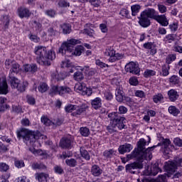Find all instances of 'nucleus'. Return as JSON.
I'll return each instance as SVG.
<instances>
[{"instance_id": "39", "label": "nucleus", "mask_w": 182, "mask_h": 182, "mask_svg": "<svg viewBox=\"0 0 182 182\" xmlns=\"http://www.w3.org/2000/svg\"><path fill=\"white\" fill-rule=\"evenodd\" d=\"M80 133L81 135H82L84 137H87L89 134H90V130L89 128L85 127H81L80 129Z\"/></svg>"}, {"instance_id": "22", "label": "nucleus", "mask_w": 182, "mask_h": 182, "mask_svg": "<svg viewBox=\"0 0 182 182\" xmlns=\"http://www.w3.org/2000/svg\"><path fill=\"white\" fill-rule=\"evenodd\" d=\"M6 93H8L6 80H1L0 78V95H6Z\"/></svg>"}, {"instance_id": "54", "label": "nucleus", "mask_w": 182, "mask_h": 182, "mask_svg": "<svg viewBox=\"0 0 182 182\" xmlns=\"http://www.w3.org/2000/svg\"><path fill=\"white\" fill-rule=\"evenodd\" d=\"M33 26L36 31H42V24L39 21H34L33 22Z\"/></svg>"}, {"instance_id": "52", "label": "nucleus", "mask_w": 182, "mask_h": 182, "mask_svg": "<svg viewBox=\"0 0 182 182\" xmlns=\"http://www.w3.org/2000/svg\"><path fill=\"white\" fill-rule=\"evenodd\" d=\"M47 33L48 36H55L58 31L53 29V27H50L48 28Z\"/></svg>"}, {"instance_id": "59", "label": "nucleus", "mask_w": 182, "mask_h": 182, "mask_svg": "<svg viewBox=\"0 0 182 182\" xmlns=\"http://www.w3.org/2000/svg\"><path fill=\"white\" fill-rule=\"evenodd\" d=\"M54 171L56 174H63V168L60 166H54Z\"/></svg>"}, {"instance_id": "57", "label": "nucleus", "mask_w": 182, "mask_h": 182, "mask_svg": "<svg viewBox=\"0 0 182 182\" xmlns=\"http://www.w3.org/2000/svg\"><path fill=\"white\" fill-rule=\"evenodd\" d=\"M9 166L5 163H0V171L5 172L8 171Z\"/></svg>"}, {"instance_id": "40", "label": "nucleus", "mask_w": 182, "mask_h": 182, "mask_svg": "<svg viewBox=\"0 0 182 182\" xmlns=\"http://www.w3.org/2000/svg\"><path fill=\"white\" fill-rule=\"evenodd\" d=\"M116 154V151L113 149H109L107 150L103 153V155L107 158V159H112L113 156Z\"/></svg>"}, {"instance_id": "16", "label": "nucleus", "mask_w": 182, "mask_h": 182, "mask_svg": "<svg viewBox=\"0 0 182 182\" xmlns=\"http://www.w3.org/2000/svg\"><path fill=\"white\" fill-rule=\"evenodd\" d=\"M73 139L72 137H64L60 141V145L62 149H69L72 146Z\"/></svg>"}, {"instance_id": "11", "label": "nucleus", "mask_w": 182, "mask_h": 182, "mask_svg": "<svg viewBox=\"0 0 182 182\" xmlns=\"http://www.w3.org/2000/svg\"><path fill=\"white\" fill-rule=\"evenodd\" d=\"M177 167H180L177 164V159L173 161H168V162H166L164 165V168L168 174H173V173H176Z\"/></svg>"}, {"instance_id": "1", "label": "nucleus", "mask_w": 182, "mask_h": 182, "mask_svg": "<svg viewBox=\"0 0 182 182\" xmlns=\"http://www.w3.org/2000/svg\"><path fill=\"white\" fill-rule=\"evenodd\" d=\"M146 144H147L146 139H139L138 141V149H134L130 154L127 156L128 160H132L133 159H138L139 160H151V159H153V154L151 151H153L157 146H153L145 149Z\"/></svg>"}, {"instance_id": "50", "label": "nucleus", "mask_w": 182, "mask_h": 182, "mask_svg": "<svg viewBox=\"0 0 182 182\" xmlns=\"http://www.w3.org/2000/svg\"><path fill=\"white\" fill-rule=\"evenodd\" d=\"M90 5L94 6V8H99L102 1L100 0H89Z\"/></svg>"}, {"instance_id": "43", "label": "nucleus", "mask_w": 182, "mask_h": 182, "mask_svg": "<svg viewBox=\"0 0 182 182\" xmlns=\"http://www.w3.org/2000/svg\"><path fill=\"white\" fill-rule=\"evenodd\" d=\"M80 33H83V35H87V36H93V33H95V31L92 28H84L81 31Z\"/></svg>"}, {"instance_id": "63", "label": "nucleus", "mask_w": 182, "mask_h": 182, "mask_svg": "<svg viewBox=\"0 0 182 182\" xmlns=\"http://www.w3.org/2000/svg\"><path fill=\"white\" fill-rule=\"evenodd\" d=\"M173 143L175 146H178V147H182V139L177 137L173 139Z\"/></svg>"}, {"instance_id": "53", "label": "nucleus", "mask_w": 182, "mask_h": 182, "mask_svg": "<svg viewBox=\"0 0 182 182\" xmlns=\"http://www.w3.org/2000/svg\"><path fill=\"white\" fill-rule=\"evenodd\" d=\"M82 70L84 71L85 75H87L88 76H92V75H95V72L90 71V69L87 66L84 67L82 69Z\"/></svg>"}, {"instance_id": "34", "label": "nucleus", "mask_w": 182, "mask_h": 182, "mask_svg": "<svg viewBox=\"0 0 182 182\" xmlns=\"http://www.w3.org/2000/svg\"><path fill=\"white\" fill-rule=\"evenodd\" d=\"M48 89H49V87L46 82H41L38 87V90L41 93H45Z\"/></svg>"}, {"instance_id": "62", "label": "nucleus", "mask_w": 182, "mask_h": 182, "mask_svg": "<svg viewBox=\"0 0 182 182\" xmlns=\"http://www.w3.org/2000/svg\"><path fill=\"white\" fill-rule=\"evenodd\" d=\"M119 15L124 16V18H129V11L126 9H122L119 11Z\"/></svg>"}, {"instance_id": "30", "label": "nucleus", "mask_w": 182, "mask_h": 182, "mask_svg": "<svg viewBox=\"0 0 182 182\" xmlns=\"http://www.w3.org/2000/svg\"><path fill=\"white\" fill-rule=\"evenodd\" d=\"M176 41V36L174 34H168L164 38L165 43H173Z\"/></svg>"}, {"instance_id": "2", "label": "nucleus", "mask_w": 182, "mask_h": 182, "mask_svg": "<svg viewBox=\"0 0 182 182\" xmlns=\"http://www.w3.org/2000/svg\"><path fill=\"white\" fill-rule=\"evenodd\" d=\"M80 43V40H76L75 38H72L68 40L65 42H63L59 49V53L62 55H66L67 56H72V55H75V56H80L82 55V52L85 48L82 46H78L75 48V50L73 49L75 46Z\"/></svg>"}, {"instance_id": "58", "label": "nucleus", "mask_w": 182, "mask_h": 182, "mask_svg": "<svg viewBox=\"0 0 182 182\" xmlns=\"http://www.w3.org/2000/svg\"><path fill=\"white\" fill-rule=\"evenodd\" d=\"M169 28L171 29V32H176L177 29H178V23H173L170 24Z\"/></svg>"}, {"instance_id": "28", "label": "nucleus", "mask_w": 182, "mask_h": 182, "mask_svg": "<svg viewBox=\"0 0 182 182\" xmlns=\"http://www.w3.org/2000/svg\"><path fill=\"white\" fill-rule=\"evenodd\" d=\"M48 177H49V175L45 173H40L36 174V178L39 182H46L48 179Z\"/></svg>"}, {"instance_id": "9", "label": "nucleus", "mask_w": 182, "mask_h": 182, "mask_svg": "<svg viewBox=\"0 0 182 182\" xmlns=\"http://www.w3.org/2000/svg\"><path fill=\"white\" fill-rule=\"evenodd\" d=\"M5 66L6 69H10L9 75H14V73L18 75L21 72V65L14 60H6L5 61Z\"/></svg>"}, {"instance_id": "24", "label": "nucleus", "mask_w": 182, "mask_h": 182, "mask_svg": "<svg viewBox=\"0 0 182 182\" xmlns=\"http://www.w3.org/2000/svg\"><path fill=\"white\" fill-rule=\"evenodd\" d=\"M116 100L122 103L124 100V92L120 88H117L115 91Z\"/></svg>"}, {"instance_id": "45", "label": "nucleus", "mask_w": 182, "mask_h": 182, "mask_svg": "<svg viewBox=\"0 0 182 182\" xmlns=\"http://www.w3.org/2000/svg\"><path fill=\"white\" fill-rule=\"evenodd\" d=\"M61 28L63 29V33H65V35L68 33H70V25L68 23H64L61 26Z\"/></svg>"}, {"instance_id": "64", "label": "nucleus", "mask_w": 182, "mask_h": 182, "mask_svg": "<svg viewBox=\"0 0 182 182\" xmlns=\"http://www.w3.org/2000/svg\"><path fill=\"white\" fill-rule=\"evenodd\" d=\"M65 112L70 113V112H73V110H75V109H76V106L73 105H68L67 107H65Z\"/></svg>"}, {"instance_id": "17", "label": "nucleus", "mask_w": 182, "mask_h": 182, "mask_svg": "<svg viewBox=\"0 0 182 182\" xmlns=\"http://www.w3.org/2000/svg\"><path fill=\"white\" fill-rule=\"evenodd\" d=\"M133 150V146L130 144H124L123 145H120L118 151L120 154H124V153H130Z\"/></svg>"}, {"instance_id": "25", "label": "nucleus", "mask_w": 182, "mask_h": 182, "mask_svg": "<svg viewBox=\"0 0 182 182\" xmlns=\"http://www.w3.org/2000/svg\"><path fill=\"white\" fill-rule=\"evenodd\" d=\"M161 172V169L159 167L158 164H154L151 168L150 170L148 171V173L149 174H151L152 176H157L159 173Z\"/></svg>"}, {"instance_id": "26", "label": "nucleus", "mask_w": 182, "mask_h": 182, "mask_svg": "<svg viewBox=\"0 0 182 182\" xmlns=\"http://www.w3.org/2000/svg\"><path fill=\"white\" fill-rule=\"evenodd\" d=\"M102 173V171L100 168V167H99V166L97 165L92 166L91 168V173L92 174V176H94L95 177H99V176H100Z\"/></svg>"}, {"instance_id": "49", "label": "nucleus", "mask_w": 182, "mask_h": 182, "mask_svg": "<svg viewBox=\"0 0 182 182\" xmlns=\"http://www.w3.org/2000/svg\"><path fill=\"white\" fill-rule=\"evenodd\" d=\"M45 14L47 16H50V18H55L56 16V11L54 9H48L45 11Z\"/></svg>"}, {"instance_id": "29", "label": "nucleus", "mask_w": 182, "mask_h": 182, "mask_svg": "<svg viewBox=\"0 0 182 182\" xmlns=\"http://www.w3.org/2000/svg\"><path fill=\"white\" fill-rule=\"evenodd\" d=\"M168 112L170 114H172V116H178V114H180V109L173 105L168 108Z\"/></svg>"}, {"instance_id": "21", "label": "nucleus", "mask_w": 182, "mask_h": 182, "mask_svg": "<svg viewBox=\"0 0 182 182\" xmlns=\"http://www.w3.org/2000/svg\"><path fill=\"white\" fill-rule=\"evenodd\" d=\"M91 106L92 109L97 110L102 107V98L95 97V99L91 100Z\"/></svg>"}, {"instance_id": "3", "label": "nucleus", "mask_w": 182, "mask_h": 182, "mask_svg": "<svg viewBox=\"0 0 182 182\" xmlns=\"http://www.w3.org/2000/svg\"><path fill=\"white\" fill-rule=\"evenodd\" d=\"M34 53L36 55V60L43 66H50L51 60L55 59L56 54L52 50L46 51V47L38 46L34 49Z\"/></svg>"}, {"instance_id": "31", "label": "nucleus", "mask_w": 182, "mask_h": 182, "mask_svg": "<svg viewBox=\"0 0 182 182\" xmlns=\"http://www.w3.org/2000/svg\"><path fill=\"white\" fill-rule=\"evenodd\" d=\"M86 87L85 86V83L83 82H78L75 84L74 89L75 92H80L82 95V92H84Z\"/></svg>"}, {"instance_id": "27", "label": "nucleus", "mask_w": 182, "mask_h": 182, "mask_svg": "<svg viewBox=\"0 0 182 182\" xmlns=\"http://www.w3.org/2000/svg\"><path fill=\"white\" fill-rule=\"evenodd\" d=\"M25 72H31V73H35L38 70V67L35 64H27L23 65Z\"/></svg>"}, {"instance_id": "23", "label": "nucleus", "mask_w": 182, "mask_h": 182, "mask_svg": "<svg viewBox=\"0 0 182 182\" xmlns=\"http://www.w3.org/2000/svg\"><path fill=\"white\" fill-rule=\"evenodd\" d=\"M168 96L171 102H176L178 99L179 95L176 90L171 89L168 91Z\"/></svg>"}, {"instance_id": "47", "label": "nucleus", "mask_w": 182, "mask_h": 182, "mask_svg": "<svg viewBox=\"0 0 182 182\" xmlns=\"http://www.w3.org/2000/svg\"><path fill=\"white\" fill-rule=\"evenodd\" d=\"M32 168H33V170H41L42 168H46V166H45V165L42 164H38V163H34L32 164L31 166Z\"/></svg>"}, {"instance_id": "51", "label": "nucleus", "mask_w": 182, "mask_h": 182, "mask_svg": "<svg viewBox=\"0 0 182 182\" xmlns=\"http://www.w3.org/2000/svg\"><path fill=\"white\" fill-rule=\"evenodd\" d=\"M1 22H3L5 28H8V26L9 25V17L8 15H4L1 18Z\"/></svg>"}, {"instance_id": "14", "label": "nucleus", "mask_w": 182, "mask_h": 182, "mask_svg": "<svg viewBox=\"0 0 182 182\" xmlns=\"http://www.w3.org/2000/svg\"><path fill=\"white\" fill-rule=\"evenodd\" d=\"M61 68H66L67 73H73L76 70V68L70 60H67L66 61H63L61 64Z\"/></svg>"}, {"instance_id": "33", "label": "nucleus", "mask_w": 182, "mask_h": 182, "mask_svg": "<svg viewBox=\"0 0 182 182\" xmlns=\"http://www.w3.org/2000/svg\"><path fill=\"white\" fill-rule=\"evenodd\" d=\"M169 83L172 85H180V77H178L177 75H172L169 78Z\"/></svg>"}, {"instance_id": "10", "label": "nucleus", "mask_w": 182, "mask_h": 182, "mask_svg": "<svg viewBox=\"0 0 182 182\" xmlns=\"http://www.w3.org/2000/svg\"><path fill=\"white\" fill-rule=\"evenodd\" d=\"M125 70L129 73H132V75H140V68H139V64L133 61L128 63L125 65Z\"/></svg>"}, {"instance_id": "20", "label": "nucleus", "mask_w": 182, "mask_h": 182, "mask_svg": "<svg viewBox=\"0 0 182 182\" xmlns=\"http://www.w3.org/2000/svg\"><path fill=\"white\" fill-rule=\"evenodd\" d=\"M141 14H144L147 18L151 19H155L156 16H157V14L156 13V10L154 9H148L141 12Z\"/></svg>"}, {"instance_id": "8", "label": "nucleus", "mask_w": 182, "mask_h": 182, "mask_svg": "<svg viewBox=\"0 0 182 182\" xmlns=\"http://www.w3.org/2000/svg\"><path fill=\"white\" fill-rule=\"evenodd\" d=\"M65 93H72V90L68 87L53 85L50 91V95H51V96H53L54 95H60V96H62L63 95H65Z\"/></svg>"}, {"instance_id": "5", "label": "nucleus", "mask_w": 182, "mask_h": 182, "mask_svg": "<svg viewBox=\"0 0 182 182\" xmlns=\"http://www.w3.org/2000/svg\"><path fill=\"white\" fill-rule=\"evenodd\" d=\"M108 118L110 121V125L107 127V130L109 133H114V132H117V129L122 130L124 127V120L126 119L120 116L119 112H111L108 114Z\"/></svg>"}, {"instance_id": "32", "label": "nucleus", "mask_w": 182, "mask_h": 182, "mask_svg": "<svg viewBox=\"0 0 182 182\" xmlns=\"http://www.w3.org/2000/svg\"><path fill=\"white\" fill-rule=\"evenodd\" d=\"M80 151L82 159L87 161L90 160V154H89V152L85 148H80Z\"/></svg>"}, {"instance_id": "7", "label": "nucleus", "mask_w": 182, "mask_h": 182, "mask_svg": "<svg viewBox=\"0 0 182 182\" xmlns=\"http://www.w3.org/2000/svg\"><path fill=\"white\" fill-rule=\"evenodd\" d=\"M143 159H137V161L132 164H127L125 166L127 173H131V174H136L135 170H141L143 168Z\"/></svg>"}, {"instance_id": "18", "label": "nucleus", "mask_w": 182, "mask_h": 182, "mask_svg": "<svg viewBox=\"0 0 182 182\" xmlns=\"http://www.w3.org/2000/svg\"><path fill=\"white\" fill-rule=\"evenodd\" d=\"M154 20L159 22L161 26H168V20L166 15H156Z\"/></svg>"}, {"instance_id": "35", "label": "nucleus", "mask_w": 182, "mask_h": 182, "mask_svg": "<svg viewBox=\"0 0 182 182\" xmlns=\"http://www.w3.org/2000/svg\"><path fill=\"white\" fill-rule=\"evenodd\" d=\"M120 59H123V55L114 53V57L109 58L108 60L111 62V63H113V62L120 60Z\"/></svg>"}, {"instance_id": "15", "label": "nucleus", "mask_w": 182, "mask_h": 182, "mask_svg": "<svg viewBox=\"0 0 182 182\" xmlns=\"http://www.w3.org/2000/svg\"><path fill=\"white\" fill-rule=\"evenodd\" d=\"M17 14L21 19H23V18H29V16H31V11L25 7H19L17 10Z\"/></svg>"}, {"instance_id": "13", "label": "nucleus", "mask_w": 182, "mask_h": 182, "mask_svg": "<svg viewBox=\"0 0 182 182\" xmlns=\"http://www.w3.org/2000/svg\"><path fill=\"white\" fill-rule=\"evenodd\" d=\"M139 23L142 28H149V26L151 24L150 18L147 16L141 13L140 16L138 17Z\"/></svg>"}, {"instance_id": "48", "label": "nucleus", "mask_w": 182, "mask_h": 182, "mask_svg": "<svg viewBox=\"0 0 182 182\" xmlns=\"http://www.w3.org/2000/svg\"><path fill=\"white\" fill-rule=\"evenodd\" d=\"M163 99H164V97L161 94H158V95H154L153 97V100L154 103H159V102H161Z\"/></svg>"}, {"instance_id": "44", "label": "nucleus", "mask_w": 182, "mask_h": 182, "mask_svg": "<svg viewBox=\"0 0 182 182\" xmlns=\"http://www.w3.org/2000/svg\"><path fill=\"white\" fill-rule=\"evenodd\" d=\"M41 122L45 124V126H52L53 124V122H52L50 119H49L46 117H41Z\"/></svg>"}, {"instance_id": "46", "label": "nucleus", "mask_w": 182, "mask_h": 182, "mask_svg": "<svg viewBox=\"0 0 182 182\" xmlns=\"http://www.w3.org/2000/svg\"><path fill=\"white\" fill-rule=\"evenodd\" d=\"M144 77H151V76H156V71L153 70H146L144 73Z\"/></svg>"}, {"instance_id": "61", "label": "nucleus", "mask_w": 182, "mask_h": 182, "mask_svg": "<svg viewBox=\"0 0 182 182\" xmlns=\"http://www.w3.org/2000/svg\"><path fill=\"white\" fill-rule=\"evenodd\" d=\"M92 89L85 87V89H84V91H82V96H92Z\"/></svg>"}, {"instance_id": "19", "label": "nucleus", "mask_w": 182, "mask_h": 182, "mask_svg": "<svg viewBox=\"0 0 182 182\" xmlns=\"http://www.w3.org/2000/svg\"><path fill=\"white\" fill-rule=\"evenodd\" d=\"M145 49H149L151 55H156L157 53V48L154 43L148 42L144 44Z\"/></svg>"}, {"instance_id": "4", "label": "nucleus", "mask_w": 182, "mask_h": 182, "mask_svg": "<svg viewBox=\"0 0 182 182\" xmlns=\"http://www.w3.org/2000/svg\"><path fill=\"white\" fill-rule=\"evenodd\" d=\"M17 137L23 139V141L27 146H33L36 140L41 138V132L21 128L17 131Z\"/></svg>"}, {"instance_id": "55", "label": "nucleus", "mask_w": 182, "mask_h": 182, "mask_svg": "<svg viewBox=\"0 0 182 182\" xmlns=\"http://www.w3.org/2000/svg\"><path fill=\"white\" fill-rule=\"evenodd\" d=\"M15 166L17 167V168H22V167H25V163L22 160H17L15 161Z\"/></svg>"}, {"instance_id": "56", "label": "nucleus", "mask_w": 182, "mask_h": 182, "mask_svg": "<svg viewBox=\"0 0 182 182\" xmlns=\"http://www.w3.org/2000/svg\"><path fill=\"white\" fill-rule=\"evenodd\" d=\"M176 59V55L171 54L167 56L166 63H168V65H170L171 62H173V60Z\"/></svg>"}, {"instance_id": "42", "label": "nucleus", "mask_w": 182, "mask_h": 182, "mask_svg": "<svg viewBox=\"0 0 182 182\" xmlns=\"http://www.w3.org/2000/svg\"><path fill=\"white\" fill-rule=\"evenodd\" d=\"M116 50L113 48H107L105 52V56H109V58H113Z\"/></svg>"}, {"instance_id": "37", "label": "nucleus", "mask_w": 182, "mask_h": 182, "mask_svg": "<svg viewBox=\"0 0 182 182\" xmlns=\"http://www.w3.org/2000/svg\"><path fill=\"white\" fill-rule=\"evenodd\" d=\"M65 164L69 166V167H76V166H77V161L75 159H66Z\"/></svg>"}, {"instance_id": "41", "label": "nucleus", "mask_w": 182, "mask_h": 182, "mask_svg": "<svg viewBox=\"0 0 182 182\" xmlns=\"http://www.w3.org/2000/svg\"><path fill=\"white\" fill-rule=\"evenodd\" d=\"M140 5H133L131 6L132 16H136L140 11Z\"/></svg>"}, {"instance_id": "60", "label": "nucleus", "mask_w": 182, "mask_h": 182, "mask_svg": "<svg viewBox=\"0 0 182 182\" xmlns=\"http://www.w3.org/2000/svg\"><path fill=\"white\" fill-rule=\"evenodd\" d=\"M168 69H170L169 66H168V67L166 65L162 66V75L163 76H168V75H169Z\"/></svg>"}, {"instance_id": "36", "label": "nucleus", "mask_w": 182, "mask_h": 182, "mask_svg": "<svg viewBox=\"0 0 182 182\" xmlns=\"http://www.w3.org/2000/svg\"><path fill=\"white\" fill-rule=\"evenodd\" d=\"M86 110V108L85 107H79L76 106V109H75V111L72 113V116H79L81 113H83Z\"/></svg>"}, {"instance_id": "6", "label": "nucleus", "mask_w": 182, "mask_h": 182, "mask_svg": "<svg viewBox=\"0 0 182 182\" xmlns=\"http://www.w3.org/2000/svg\"><path fill=\"white\" fill-rule=\"evenodd\" d=\"M9 82H10L12 89H17L18 92H25L26 87H28V81H23L21 83V80L14 77L12 74H9Z\"/></svg>"}, {"instance_id": "12", "label": "nucleus", "mask_w": 182, "mask_h": 182, "mask_svg": "<svg viewBox=\"0 0 182 182\" xmlns=\"http://www.w3.org/2000/svg\"><path fill=\"white\" fill-rule=\"evenodd\" d=\"M170 144H171V141H170V139H163L160 143L155 146H156V147L163 146L165 154H170Z\"/></svg>"}, {"instance_id": "38", "label": "nucleus", "mask_w": 182, "mask_h": 182, "mask_svg": "<svg viewBox=\"0 0 182 182\" xmlns=\"http://www.w3.org/2000/svg\"><path fill=\"white\" fill-rule=\"evenodd\" d=\"M73 77L77 82H80L81 80H83L85 77L83 76V73L80 71L75 72L74 73Z\"/></svg>"}]
</instances>
